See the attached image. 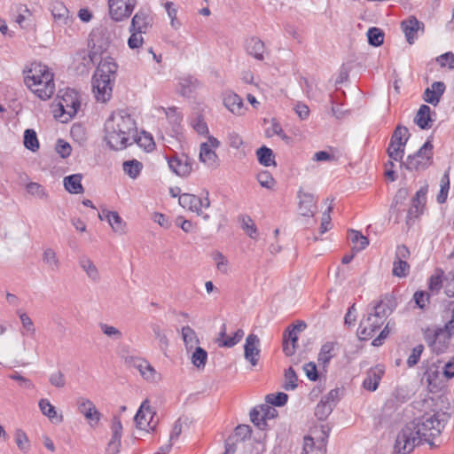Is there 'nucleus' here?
<instances>
[{
	"mask_svg": "<svg viewBox=\"0 0 454 454\" xmlns=\"http://www.w3.org/2000/svg\"><path fill=\"white\" fill-rule=\"evenodd\" d=\"M256 156L260 164L265 167L276 166L274 154L270 148L265 145L260 147L256 151Z\"/></svg>",
	"mask_w": 454,
	"mask_h": 454,
	"instance_id": "obj_32",
	"label": "nucleus"
},
{
	"mask_svg": "<svg viewBox=\"0 0 454 454\" xmlns=\"http://www.w3.org/2000/svg\"><path fill=\"white\" fill-rule=\"evenodd\" d=\"M169 168L177 176L182 177L188 176L192 171L193 160L187 154H175L168 159Z\"/></svg>",
	"mask_w": 454,
	"mask_h": 454,
	"instance_id": "obj_10",
	"label": "nucleus"
},
{
	"mask_svg": "<svg viewBox=\"0 0 454 454\" xmlns=\"http://www.w3.org/2000/svg\"><path fill=\"white\" fill-rule=\"evenodd\" d=\"M212 258L215 262L216 269L223 273H228V260L227 258L219 251H215L212 254Z\"/></svg>",
	"mask_w": 454,
	"mask_h": 454,
	"instance_id": "obj_54",
	"label": "nucleus"
},
{
	"mask_svg": "<svg viewBox=\"0 0 454 454\" xmlns=\"http://www.w3.org/2000/svg\"><path fill=\"white\" fill-rule=\"evenodd\" d=\"M110 43V32L106 27H95L89 35L87 64L94 65L99 61L92 76V90L97 100L104 103L108 101L112 96L113 85L118 69L114 59L106 56Z\"/></svg>",
	"mask_w": 454,
	"mask_h": 454,
	"instance_id": "obj_1",
	"label": "nucleus"
},
{
	"mask_svg": "<svg viewBox=\"0 0 454 454\" xmlns=\"http://www.w3.org/2000/svg\"><path fill=\"white\" fill-rule=\"evenodd\" d=\"M155 411H153L150 406L149 401L147 399L145 400L134 418L137 427L139 429H145L146 427H150L151 430L154 431L157 422L151 427Z\"/></svg>",
	"mask_w": 454,
	"mask_h": 454,
	"instance_id": "obj_11",
	"label": "nucleus"
},
{
	"mask_svg": "<svg viewBox=\"0 0 454 454\" xmlns=\"http://www.w3.org/2000/svg\"><path fill=\"white\" fill-rule=\"evenodd\" d=\"M106 219L109 223L113 231L118 234H124L126 223L115 211H107Z\"/></svg>",
	"mask_w": 454,
	"mask_h": 454,
	"instance_id": "obj_29",
	"label": "nucleus"
},
{
	"mask_svg": "<svg viewBox=\"0 0 454 454\" xmlns=\"http://www.w3.org/2000/svg\"><path fill=\"white\" fill-rule=\"evenodd\" d=\"M59 105L63 113L67 114L70 117L74 116L81 106L77 92L74 90H67L61 96Z\"/></svg>",
	"mask_w": 454,
	"mask_h": 454,
	"instance_id": "obj_14",
	"label": "nucleus"
},
{
	"mask_svg": "<svg viewBox=\"0 0 454 454\" xmlns=\"http://www.w3.org/2000/svg\"><path fill=\"white\" fill-rule=\"evenodd\" d=\"M424 340L431 351L435 355H441L449 349L450 339L453 336L443 326L434 328L427 327L423 331Z\"/></svg>",
	"mask_w": 454,
	"mask_h": 454,
	"instance_id": "obj_5",
	"label": "nucleus"
},
{
	"mask_svg": "<svg viewBox=\"0 0 454 454\" xmlns=\"http://www.w3.org/2000/svg\"><path fill=\"white\" fill-rule=\"evenodd\" d=\"M80 267L86 272V275L94 282L100 278L99 272L93 262L87 256L82 255L79 258Z\"/></svg>",
	"mask_w": 454,
	"mask_h": 454,
	"instance_id": "obj_27",
	"label": "nucleus"
},
{
	"mask_svg": "<svg viewBox=\"0 0 454 454\" xmlns=\"http://www.w3.org/2000/svg\"><path fill=\"white\" fill-rule=\"evenodd\" d=\"M369 314L384 323L389 315V308L386 303L380 301L373 306L372 311Z\"/></svg>",
	"mask_w": 454,
	"mask_h": 454,
	"instance_id": "obj_43",
	"label": "nucleus"
},
{
	"mask_svg": "<svg viewBox=\"0 0 454 454\" xmlns=\"http://www.w3.org/2000/svg\"><path fill=\"white\" fill-rule=\"evenodd\" d=\"M26 189L29 194L35 196L41 200L48 199L47 192L45 191L43 186L38 183L30 182L29 184H27Z\"/></svg>",
	"mask_w": 454,
	"mask_h": 454,
	"instance_id": "obj_47",
	"label": "nucleus"
},
{
	"mask_svg": "<svg viewBox=\"0 0 454 454\" xmlns=\"http://www.w3.org/2000/svg\"><path fill=\"white\" fill-rule=\"evenodd\" d=\"M446 86L443 82H434L431 87L425 90L423 93V99L433 106H437L440 102L441 97L445 91Z\"/></svg>",
	"mask_w": 454,
	"mask_h": 454,
	"instance_id": "obj_19",
	"label": "nucleus"
},
{
	"mask_svg": "<svg viewBox=\"0 0 454 454\" xmlns=\"http://www.w3.org/2000/svg\"><path fill=\"white\" fill-rule=\"evenodd\" d=\"M178 202L181 207L195 212L198 215H202L205 220L209 218L208 215H202L200 197L191 193H183L179 196Z\"/></svg>",
	"mask_w": 454,
	"mask_h": 454,
	"instance_id": "obj_18",
	"label": "nucleus"
},
{
	"mask_svg": "<svg viewBox=\"0 0 454 454\" xmlns=\"http://www.w3.org/2000/svg\"><path fill=\"white\" fill-rule=\"evenodd\" d=\"M78 411L82 413L90 425L98 424L101 419V413L97 410L95 404L87 398L77 400Z\"/></svg>",
	"mask_w": 454,
	"mask_h": 454,
	"instance_id": "obj_16",
	"label": "nucleus"
},
{
	"mask_svg": "<svg viewBox=\"0 0 454 454\" xmlns=\"http://www.w3.org/2000/svg\"><path fill=\"white\" fill-rule=\"evenodd\" d=\"M141 376L147 381L155 382L160 379L156 370L146 361Z\"/></svg>",
	"mask_w": 454,
	"mask_h": 454,
	"instance_id": "obj_58",
	"label": "nucleus"
},
{
	"mask_svg": "<svg viewBox=\"0 0 454 454\" xmlns=\"http://www.w3.org/2000/svg\"><path fill=\"white\" fill-rule=\"evenodd\" d=\"M106 140L114 150H121L135 141L137 127L135 121L124 110L114 112L105 124Z\"/></svg>",
	"mask_w": 454,
	"mask_h": 454,
	"instance_id": "obj_3",
	"label": "nucleus"
},
{
	"mask_svg": "<svg viewBox=\"0 0 454 454\" xmlns=\"http://www.w3.org/2000/svg\"><path fill=\"white\" fill-rule=\"evenodd\" d=\"M137 0H108L109 15L114 21H123L130 17Z\"/></svg>",
	"mask_w": 454,
	"mask_h": 454,
	"instance_id": "obj_8",
	"label": "nucleus"
},
{
	"mask_svg": "<svg viewBox=\"0 0 454 454\" xmlns=\"http://www.w3.org/2000/svg\"><path fill=\"white\" fill-rule=\"evenodd\" d=\"M443 271L437 270L429 278L428 288L432 293L438 294L442 286Z\"/></svg>",
	"mask_w": 454,
	"mask_h": 454,
	"instance_id": "obj_49",
	"label": "nucleus"
},
{
	"mask_svg": "<svg viewBox=\"0 0 454 454\" xmlns=\"http://www.w3.org/2000/svg\"><path fill=\"white\" fill-rule=\"evenodd\" d=\"M383 370L380 367L371 370L363 382V387L369 391H375L380 380Z\"/></svg>",
	"mask_w": 454,
	"mask_h": 454,
	"instance_id": "obj_28",
	"label": "nucleus"
},
{
	"mask_svg": "<svg viewBox=\"0 0 454 454\" xmlns=\"http://www.w3.org/2000/svg\"><path fill=\"white\" fill-rule=\"evenodd\" d=\"M247 51L258 60L263 59L264 43L257 37H252L247 41Z\"/></svg>",
	"mask_w": 454,
	"mask_h": 454,
	"instance_id": "obj_25",
	"label": "nucleus"
},
{
	"mask_svg": "<svg viewBox=\"0 0 454 454\" xmlns=\"http://www.w3.org/2000/svg\"><path fill=\"white\" fill-rule=\"evenodd\" d=\"M410 270V265L404 260H395L393 263V275L403 278L407 276Z\"/></svg>",
	"mask_w": 454,
	"mask_h": 454,
	"instance_id": "obj_53",
	"label": "nucleus"
},
{
	"mask_svg": "<svg viewBox=\"0 0 454 454\" xmlns=\"http://www.w3.org/2000/svg\"><path fill=\"white\" fill-rule=\"evenodd\" d=\"M123 171L132 179H136L143 168V164L137 160H126L122 164Z\"/></svg>",
	"mask_w": 454,
	"mask_h": 454,
	"instance_id": "obj_34",
	"label": "nucleus"
},
{
	"mask_svg": "<svg viewBox=\"0 0 454 454\" xmlns=\"http://www.w3.org/2000/svg\"><path fill=\"white\" fill-rule=\"evenodd\" d=\"M449 419L446 412L425 414L405 425L396 436L395 451L408 454L423 442L435 447L434 438L440 435Z\"/></svg>",
	"mask_w": 454,
	"mask_h": 454,
	"instance_id": "obj_2",
	"label": "nucleus"
},
{
	"mask_svg": "<svg viewBox=\"0 0 454 454\" xmlns=\"http://www.w3.org/2000/svg\"><path fill=\"white\" fill-rule=\"evenodd\" d=\"M433 145L427 140L419 150L412 155H409L405 161L401 160V166H405L409 170L426 169L433 162Z\"/></svg>",
	"mask_w": 454,
	"mask_h": 454,
	"instance_id": "obj_6",
	"label": "nucleus"
},
{
	"mask_svg": "<svg viewBox=\"0 0 454 454\" xmlns=\"http://www.w3.org/2000/svg\"><path fill=\"white\" fill-rule=\"evenodd\" d=\"M24 145L27 149L36 152L39 149V142L34 129H27L24 132Z\"/></svg>",
	"mask_w": 454,
	"mask_h": 454,
	"instance_id": "obj_39",
	"label": "nucleus"
},
{
	"mask_svg": "<svg viewBox=\"0 0 454 454\" xmlns=\"http://www.w3.org/2000/svg\"><path fill=\"white\" fill-rule=\"evenodd\" d=\"M424 351V346L422 344H419L412 348L411 354L409 356L407 359V365L409 367L415 366L420 358L421 354Z\"/></svg>",
	"mask_w": 454,
	"mask_h": 454,
	"instance_id": "obj_60",
	"label": "nucleus"
},
{
	"mask_svg": "<svg viewBox=\"0 0 454 454\" xmlns=\"http://www.w3.org/2000/svg\"><path fill=\"white\" fill-rule=\"evenodd\" d=\"M273 135H277V136L280 137L286 142H289V140H290V137L285 134L280 124L274 119L272 120L271 129H269L266 130L267 137H272Z\"/></svg>",
	"mask_w": 454,
	"mask_h": 454,
	"instance_id": "obj_59",
	"label": "nucleus"
},
{
	"mask_svg": "<svg viewBox=\"0 0 454 454\" xmlns=\"http://www.w3.org/2000/svg\"><path fill=\"white\" fill-rule=\"evenodd\" d=\"M43 261L53 271L58 270L59 268V261L52 248H47L44 250L43 254Z\"/></svg>",
	"mask_w": 454,
	"mask_h": 454,
	"instance_id": "obj_44",
	"label": "nucleus"
},
{
	"mask_svg": "<svg viewBox=\"0 0 454 454\" xmlns=\"http://www.w3.org/2000/svg\"><path fill=\"white\" fill-rule=\"evenodd\" d=\"M298 377L296 375V372L292 367H289L285 372V384L283 387L286 390H294L297 387L298 384Z\"/></svg>",
	"mask_w": 454,
	"mask_h": 454,
	"instance_id": "obj_48",
	"label": "nucleus"
},
{
	"mask_svg": "<svg viewBox=\"0 0 454 454\" xmlns=\"http://www.w3.org/2000/svg\"><path fill=\"white\" fill-rule=\"evenodd\" d=\"M82 176L81 174H74L67 176L64 178V187L65 189L73 194H80L84 192V189L82 185Z\"/></svg>",
	"mask_w": 454,
	"mask_h": 454,
	"instance_id": "obj_24",
	"label": "nucleus"
},
{
	"mask_svg": "<svg viewBox=\"0 0 454 454\" xmlns=\"http://www.w3.org/2000/svg\"><path fill=\"white\" fill-rule=\"evenodd\" d=\"M384 323L368 314L365 319L360 322L357 336L361 340H367L372 338L375 333L380 329Z\"/></svg>",
	"mask_w": 454,
	"mask_h": 454,
	"instance_id": "obj_13",
	"label": "nucleus"
},
{
	"mask_svg": "<svg viewBox=\"0 0 454 454\" xmlns=\"http://www.w3.org/2000/svg\"><path fill=\"white\" fill-rule=\"evenodd\" d=\"M192 126L194 130L200 135H206L208 133L207 124L201 115H198L192 121Z\"/></svg>",
	"mask_w": 454,
	"mask_h": 454,
	"instance_id": "obj_63",
	"label": "nucleus"
},
{
	"mask_svg": "<svg viewBox=\"0 0 454 454\" xmlns=\"http://www.w3.org/2000/svg\"><path fill=\"white\" fill-rule=\"evenodd\" d=\"M15 442L18 448L23 451L27 452L30 448L29 440L26 433L22 429H16L15 431Z\"/></svg>",
	"mask_w": 454,
	"mask_h": 454,
	"instance_id": "obj_50",
	"label": "nucleus"
},
{
	"mask_svg": "<svg viewBox=\"0 0 454 454\" xmlns=\"http://www.w3.org/2000/svg\"><path fill=\"white\" fill-rule=\"evenodd\" d=\"M367 38L369 44L379 47L384 42V33L379 27H370L367 31Z\"/></svg>",
	"mask_w": 454,
	"mask_h": 454,
	"instance_id": "obj_38",
	"label": "nucleus"
},
{
	"mask_svg": "<svg viewBox=\"0 0 454 454\" xmlns=\"http://www.w3.org/2000/svg\"><path fill=\"white\" fill-rule=\"evenodd\" d=\"M306 328V324L304 322H301L298 325H294L289 326L284 334H286V339L289 342L293 344H296L298 340L297 332H301Z\"/></svg>",
	"mask_w": 454,
	"mask_h": 454,
	"instance_id": "obj_52",
	"label": "nucleus"
},
{
	"mask_svg": "<svg viewBox=\"0 0 454 454\" xmlns=\"http://www.w3.org/2000/svg\"><path fill=\"white\" fill-rule=\"evenodd\" d=\"M427 185L421 187L411 200V205L406 215V224L411 227L414 221L423 213L427 201Z\"/></svg>",
	"mask_w": 454,
	"mask_h": 454,
	"instance_id": "obj_9",
	"label": "nucleus"
},
{
	"mask_svg": "<svg viewBox=\"0 0 454 454\" xmlns=\"http://www.w3.org/2000/svg\"><path fill=\"white\" fill-rule=\"evenodd\" d=\"M299 210L303 216H314L317 212V200L309 192H298Z\"/></svg>",
	"mask_w": 454,
	"mask_h": 454,
	"instance_id": "obj_17",
	"label": "nucleus"
},
{
	"mask_svg": "<svg viewBox=\"0 0 454 454\" xmlns=\"http://www.w3.org/2000/svg\"><path fill=\"white\" fill-rule=\"evenodd\" d=\"M179 86L180 94L188 97L197 88L198 80L192 76L184 77L180 80Z\"/></svg>",
	"mask_w": 454,
	"mask_h": 454,
	"instance_id": "obj_36",
	"label": "nucleus"
},
{
	"mask_svg": "<svg viewBox=\"0 0 454 454\" xmlns=\"http://www.w3.org/2000/svg\"><path fill=\"white\" fill-rule=\"evenodd\" d=\"M239 222L241 223V228L251 239H256L257 228L249 215H240Z\"/></svg>",
	"mask_w": 454,
	"mask_h": 454,
	"instance_id": "obj_41",
	"label": "nucleus"
},
{
	"mask_svg": "<svg viewBox=\"0 0 454 454\" xmlns=\"http://www.w3.org/2000/svg\"><path fill=\"white\" fill-rule=\"evenodd\" d=\"M261 354L260 339L256 334L250 333L246 338L244 357L252 366H256Z\"/></svg>",
	"mask_w": 454,
	"mask_h": 454,
	"instance_id": "obj_12",
	"label": "nucleus"
},
{
	"mask_svg": "<svg viewBox=\"0 0 454 454\" xmlns=\"http://www.w3.org/2000/svg\"><path fill=\"white\" fill-rule=\"evenodd\" d=\"M333 411L331 403L320 401L315 409V415L319 420H325Z\"/></svg>",
	"mask_w": 454,
	"mask_h": 454,
	"instance_id": "obj_56",
	"label": "nucleus"
},
{
	"mask_svg": "<svg viewBox=\"0 0 454 454\" xmlns=\"http://www.w3.org/2000/svg\"><path fill=\"white\" fill-rule=\"evenodd\" d=\"M133 143H137L140 147L145 148V150L147 152L153 151L155 146L153 137L149 134L147 135L145 132H144L143 135L139 137L137 135L136 140H130L129 142V145H132Z\"/></svg>",
	"mask_w": 454,
	"mask_h": 454,
	"instance_id": "obj_45",
	"label": "nucleus"
},
{
	"mask_svg": "<svg viewBox=\"0 0 454 454\" xmlns=\"http://www.w3.org/2000/svg\"><path fill=\"white\" fill-rule=\"evenodd\" d=\"M409 197V191L406 188H400L393 200V203L391 205V210L396 211L397 213L402 211L401 207L404 204Z\"/></svg>",
	"mask_w": 454,
	"mask_h": 454,
	"instance_id": "obj_40",
	"label": "nucleus"
},
{
	"mask_svg": "<svg viewBox=\"0 0 454 454\" xmlns=\"http://www.w3.org/2000/svg\"><path fill=\"white\" fill-rule=\"evenodd\" d=\"M288 400V395L284 392H278L276 395L269 394L265 397L266 403L274 406L281 407L284 406Z\"/></svg>",
	"mask_w": 454,
	"mask_h": 454,
	"instance_id": "obj_51",
	"label": "nucleus"
},
{
	"mask_svg": "<svg viewBox=\"0 0 454 454\" xmlns=\"http://www.w3.org/2000/svg\"><path fill=\"white\" fill-rule=\"evenodd\" d=\"M334 342H326L321 347L317 357L319 364L326 365L330 362V360L334 356Z\"/></svg>",
	"mask_w": 454,
	"mask_h": 454,
	"instance_id": "obj_35",
	"label": "nucleus"
},
{
	"mask_svg": "<svg viewBox=\"0 0 454 454\" xmlns=\"http://www.w3.org/2000/svg\"><path fill=\"white\" fill-rule=\"evenodd\" d=\"M257 180L261 186L270 189L272 188L275 181L269 171H262L257 175Z\"/></svg>",
	"mask_w": 454,
	"mask_h": 454,
	"instance_id": "obj_64",
	"label": "nucleus"
},
{
	"mask_svg": "<svg viewBox=\"0 0 454 454\" xmlns=\"http://www.w3.org/2000/svg\"><path fill=\"white\" fill-rule=\"evenodd\" d=\"M155 339L159 340L160 348L164 350L168 346V340L159 325L153 324L151 326Z\"/></svg>",
	"mask_w": 454,
	"mask_h": 454,
	"instance_id": "obj_55",
	"label": "nucleus"
},
{
	"mask_svg": "<svg viewBox=\"0 0 454 454\" xmlns=\"http://www.w3.org/2000/svg\"><path fill=\"white\" fill-rule=\"evenodd\" d=\"M410 137L406 127L398 125L391 137L387 147V155L391 160L401 161L404 154V147Z\"/></svg>",
	"mask_w": 454,
	"mask_h": 454,
	"instance_id": "obj_7",
	"label": "nucleus"
},
{
	"mask_svg": "<svg viewBox=\"0 0 454 454\" xmlns=\"http://www.w3.org/2000/svg\"><path fill=\"white\" fill-rule=\"evenodd\" d=\"M199 157L200 161L208 167L215 168L217 166L216 160L218 157L215 151L209 148V145L207 143H202L200 145Z\"/></svg>",
	"mask_w": 454,
	"mask_h": 454,
	"instance_id": "obj_26",
	"label": "nucleus"
},
{
	"mask_svg": "<svg viewBox=\"0 0 454 454\" xmlns=\"http://www.w3.org/2000/svg\"><path fill=\"white\" fill-rule=\"evenodd\" d=\"M130 36L128 39V45L130 49H138L144 43L142 35L144 33L137 31H129Z\"/></svg>",
	"mask_w": 454,
	"mask_h": 454,
	"instance_id": "obj_62",
	"label": "nucleus"
},
{
	"mask_svg": "<svg viewBox=\"0 0 454 454\" xmlns=\"http://www.w3.org/2000/svg\"><path fill=\"white\" fill-rule=\"evenodd\" d=\"M192 363L198 369H203L206 365L207 360V351L200 348L195 347V349L192 355Z\"/></svg>",
	"mask_w": 454,
	"mask_h": 454,
	"instance_id": "obj_37",
	"label": "nucleus"
},
{
	"mask_svg": "<svg viewBox=\"0 0 454 454\" xmlns=\"http://www.w3.org/2000/svg\"><path fill=\"white\" fill-rule=\"evenodd\" d=\"M17 314L20 319L21 325H22V331L21 334L24 336L26 334L34 337L36 333L35 325L33 322V320L30 318V317L26 313L22 312L21 310H18Z\"/></svg>",
	"mask_w": 454,
	"mask_h": 454,
	"instance_id": "obj_31",
	"label": "nucleus"
},
{
	"mask_svg": "<svg viewBox=\"0 0 454 454\" xmlns=\"http://www.w3.org/2000/svg\"><path fill=\"white\" fill-rule=\"evenodd\" d=\"M67 8L60 2H56L52 4L51 14L56 21L66 22L68 18Z\"/></svg>",
	"mask_w": 454,
	"mask_h": 454,
	"instance_id": "obj_42",
	"label": "nucleus"
},
{
	"mask_svg": "<svg viewBox=\"0 0 454 454\" xmlns=\"http://www.w3.org/2000/svg\"><path fill=\"white\" fill-rule=\"evenodd\" d=\"M153 27V17L145 10H139L132 18L129 31L146 34Z\"/></svg>",
	"mask_w": 454,
	"mask_h": 454,
	"instance_id": "obj_15",
	"label": "nucleus"
},
{
	"mask_svg": "<svg viewBox=\"0 0 454 454\" xmlns=\"http://www.w3.org/2000/svg\"><path fill=\"white\" fill-rule=\"evenodd\" d=\"M348 239L355 245L352 248L355 253L364 250L369 245V239L358 231L349 230Z\"/></svg>",
	"mask_w": 454,
	"mask_h": 454,
	"instance_id": "obj_30",
	"label": "nucleus"
},
{
	"mask_svg": "<svg viewBox=\"0 0 454 454\" xmlns=\"http://www.w3.org/2000/svg\"><path fill=\"white\" fill-rule=\"evenodd\" d=\"M182 337L188 351L192 350L199 343L195 331L188 325L182 328Z\"/></svg>",
	"mask_w": 454,
	"mask_h": 454,
	"instance_id": "obj_33",
	"label": "nucleus"
},
{
	"mask_svg": "<svg viewBox=\"0 0 454 454\" xmlns=\"http://www.w3.org/2000/svg\"><path fill=\"white\" fill-rule=\"evenodd\" d=\"M244 336V331L242 329H238L232 336L226 337L222 343L219 344V347L231 348L239 343Z\"/></svg>",
	"mask_w": 454,
	"mask_h": 454,
	"instance_id": "obj_57",
	"label": "nucleus"
},
{
	"mask_svg": "<svg viewBox=\"0 0 454 454\" xmlns=\"http://www.w3.org/2000/svg\"><path fill=\"white\" fill-rule=\"evenodd\" d=\"M24 82L40 99H49L55 91L53 74L40 62H33L26 67Z\"/></svg>",
	"mask_w": 454,
	"mask_h": 454,
	"instance_id": "obj_4",
	"label": "nucleus"
},
{
	"mask_svg": "<svg viewBox=\"0 0 454 454\" xmlns=\"http://www.w3.org/2000/svg\"><path fill=\"white\" fill-rule=\"evenodd\" d=\"M224 106L236 115H243L246 108L243 99L236 93L228 92L223 96Z\"/></svg>",
	"mask_w": 454,
	"mask_h": 454,
	"instance_id": "obj_21",
	"label": "nucleus"
},
{
	"mask_svg": "<svg viewBox=\"0 0 454 454\" xmlns=\"http://www.w3.org/2000/svg\"><path fill=\"white\" fill-rule=\"evenodd\" d=\"M414 122L421 129H428L432 127L434 120L431 118V109L428 106H420L414 118Z\"/></svg>",
	"mask_w": 454,
	"mask_h": 454,
	"instance_id": "obj_22",
	"label": "nucleus"
},
{
	"mask_svg": "<svg viewBox=\"0 0 454 454\" xmlns=\"http://www.w3.org/2000/svg\"><path fill=\"white\" fill-rule=\"evenodd\" d=\"M402 28L405 34L407 42L412 44L417 37V32L424 30V23L415 17H411L402 22Z\"/></svg>",
	"mask_w": 454,
	"mask_h": 454,
	"instance_id": "obj_20",
	"label": "nucleus"
},
{
	"mask_svg": "<svg viewBox=\"0 0 454 454\" xmlns=\"http://www.w3.org/2000/svg\"><path fill=\"white\" fill-rule=\"evenodd\" d=\"M441 189L439 194L437 195V201L440 204H442L446 201L448 192L450 189V176L449 170L446 171L441 178Z\"/></svg>",
	"mask_w": 454,
	"mask_h": 454,
	"instance_id": "obj_46",
	"label": "nucleus"
},
{
	"mask_svg": "<svg viewBox=\"0 0 454 454\" xmlns=\"http://www.w3.org/2000/svg\"><path fill=\"white\" fill-rule=\"evenodd\" d=\"M41 412L46 416L51 422L61 423L63 416L58 415L56 408L50 403L48 399L43 398L38 403Z\"/></svg>",
	"mask_w": 454,
	"mask_h": 454,
	"instance_id": "obj_23",
	"label": "nucleus"
},
{
	"mask_svg": "<svg viewBox=\"0 0 454 454\" xmlns=\"http://www.w3.org/2000/svg\"><path fill=\"white\" fill-rule=\"evenodd\" d=\"M262 411L259 406L254 407L250 411V419L252 423L260 429H265L267 427V422L261 420Z\"/></svg>",
	"mask_w": 454,
	"mask_h": 454,
	"instance_id": "obj_61",
	"label": "nucleus"
}]
</instances>
